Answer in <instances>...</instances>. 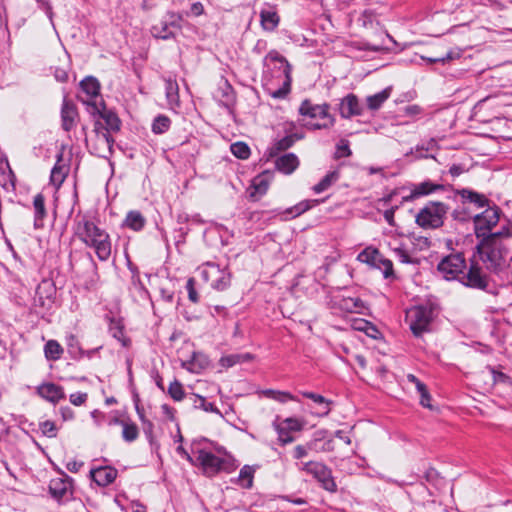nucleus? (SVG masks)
Wrapping results in <instances>:
<instances>
[{"mask_svg": "<svg viewBox=\"0 0 512 512\" xmlns=\"http://www.w3.org/2000/svg\"><path fill=\"white\" fill-rule=\"evenodd\" d=\"M510 238H512V225L507 224L499 231L484 237L481 242H477L476 249L479 257L490 272L498 273L502 270L508 254L504 241Z\"/></svg>", "mask_w": 512, "mask_h": 512, "instance_id": "nucleus-1", "label": "nucleus"}, {"mask_svg": "<svg viewBox=\"0 0 512 512\" xmlns=\"http://www.w3.org/2000/svg\"><path fill=\"white\" fill-rule=\"evenodd\" d=\"M75 233L87 246L92 247L100 261H106L111 255L109 234L85 216L76 219Z\"/></svg>", "mask_w": 512, "mask_h": 512, "instance_id": "nucleus-2", "label": "nucleus"}, {"mask_svg": "<svg viewBox=\"0 0 512 512\" xmlns=\"http://www.w3.org/2000/svg\"><path fill=\"white\" fill-rule=\"evenodd\" d=\"M263 79L279 78L283 79L280 88L270 91V95L276 99H282L287 96L291 85V66L288 61L276 50L270 51L263 61Z\"/></svg>", "mask_w": 512, "mask_h": 512, "instance_id": "nucleus-3", "label": "nucleus"}, {"mask_svg": "<svg viewBox=\"0 0 512 512\" xmlns=\"http://www.w3.org/2000/svg\"><path fill=\"white\" fill-rule=\"evenodd\" d=\"M449 207L439 201H430L419 210L415 222L424 229H437L444 224Z\"/></svg>", "mask_w": 512, "mask_h": 512, "instance_id": "nucleus-4", "label": "nucleus"}, {"mask_svg": "<svg viewBox=\"0 0 512 512\" xmlns=\"http://www.w3.org/2000/svg\"><path fill=\"white\" fill-rule=\"evenodd\" d=\"M299 113L302 116L309 117L317 122L307 123V127L313 130L328 129L335 123V118L329 113L328 104H313L310 100L302 101L299 107Z\"/></svg>", "mask_w": 512, "mask_h": 512, "instance_id": "nucleus-5", "label": "nucleus"}, {"mask_svg": "<svg viewBox=\"0 0 512 512\" xmlns=\"http://www.w3.org/2000/svg\"><path fill=\"white\" fill-rule=\"evenodd\" d=\"M459 282L471 289L496 294L490 276L477 262L472 261L470 263L468 270L466 272L464 271L459 277Z\"/></svg>", "mask_w": 512, "mask_h": 512, "instance_id": "nucleus-6", "label": "nucleus"}, {"mask_svg": "<svg viewBox=\"0 0 512 512\" xmlns=\"http://www.w3.org/2000/svg\"><path fill=\"white\" fill-rule=\"evenodd\" d=\"M177 355L182 367L196 374L204 371L210 363L205 354L194 350V345L190 341L184 342L177 350Z\"/></svg>", "mask_w": 512, "mask_h": 512, "instance_id": "nucleus-7", "label": "nucleus"}, {"mask_svg": "<svg viewBox=\"0 0 512 512\" xmlns=\"http://www.w3.org/2000/svg\"><path fill=\"white\" fill-rule=\"evenodd\" d=\"M501 210L498 206H488L483 212L473 216L474 234L478 242L492 233L500 220Z\"/></svg>", "mask_w": 512, "mask_h": 512, "instance_id": "nucleus-8", "label": "nucleus"}, {"mask_svg": "<svg viewBox=\"0 0 512 512\" xmlns=\"http://www.w3.org/2000/svg\"><path fill=\"white\" fill-rule=\"evenodd\" d=\"M204 282H209L213 289L223 291L230 286L231 275L227 269H221L216 263L207 262L198 268Z\"/></svg>", "mask_w": 512, "mask_h": 512, "instance_id": "nucleus-9", "label": "nucleus"}, {"mask_svg": "<svg viewBox=\"0 0 512 512\" xmlns=\"http://www.w3.org/2000/svg\"><path fill=\"white\" fill-rule=\"evenodd\" d=\"M87 112L92 117H98L104 121L101 128L104 133H109V135H111L112 133L120 131L122 125L120 118L114 111L107 109L103 99H100V103H89Z\"/></svg>", "mask_w": 512, "mask_h": 512, "instance_id": "nucleus-10", "label": "nucleus"}, {"mask_svg": "<svg viewBox=\"0 0 512 512\" xmlns=\"http://www.w3.org/2000/svg\"><path fill=\"white\" fill-rule=\"evenodd\" d=\"M433 319V309L429 306H415L407 310L406 321L409 323L412 333L420 337L429 330V325Z\"/></svg>", "mask_w": 512, "mask_h": 512, "instance_id": "nucleus-11", "label": "nucleus"}, {"mask_svg": "<svg viewBox=\"0 0 512 512\" xmlns=\"http://www.w3.org/2000/svg\"><path fill=\"white\" fill-rule=\"evenodd\" d=\"M299 469L312 475L326 491L331 493L337 491V484L332 476V471L325 464L317 461H309L301 463Z\"/></svg>", "mask_w": 512, "mask_h": 512, "instance_id": "nucleus-12", "label": "nucleus"}, {"mask_svg": "<svg viewBox=\"0 0 512 512\" xmlns=\"http://www.w3.org/2000/svg\"><path fill=\"white\" fill-rule=\"evenodd\" d=\"M183 17L181 14L168 12L163 20L151 28V33L155 38L169 39L174 36L176 30L181 29Z\"/></svg>", "mask_w": 512, "mask_h": 512, "instance_id": "nucleus-13", "label": "nucleus"}, {"mask_svg": "<svg viewBox=\"0 0 512 512\" xmlns=\"http://www.w3.org/2000/svg\"><path fill=\"white\" fill-rule=\"evenodd\" d=\"M466 267L465 258L461 254H451L439 262L437 269L445 279L459 280Z\"/></svg>", "mask_w": 512, "mask_h": 512, "instance_id": "nucleus-14", "label": "nucleus"}, {"mask_svg": "<svg viewBox=\"0 0 512 512\" xmlns=\"http://www.w3.org/2000/svg\"><path fill=\"white\" fill-rule=\"evenodd\" d=\"M225 463V459L216 456L210 451L205 449H199L197 451L195 464L199 465L203 473L208 477H212L224 469Z\"/></svg>", "mask_w": 512, "mask_h": 512, "instance_id": "nucleus-15", "label": "nucleus"}, {"mask_svg": "<svg viewBox=\"0 0 512 512\" xmlns=\"http://www.w3.org/2000/svg\"><path fill=\"white\" fill-rule=\"evenodd\" d=\"M102 122L98 119L94 123V132L96 133V143L93 146L92 153L98 157L109 158L113 154L114 138L109 133L101 130Z\"/></svg>", "mask_w": 512, "mask_h": 512, "instance_id": "nucleus-16", "label": "nucleus"}, {"mask_svg": "<svg viewBox=\"0 0 512 512\" xmlns=\"http://www.w3.org/2000/svg\"><path fill=\"white\" fill-rule=\"evenodd\" d=\"M80 88L85 97L79 96V100L89 108V103H100V83L93 76H87L80 82Z\"/></svg>", "mask_w": 512, "mask_h": 512, "instance_id": "nucleus-17", "label": "nucleus"}, {"mask_svg": "<svg viewBox=\"0 0 512 512\" xmlns=\"http://www.w3.org/2000/svg\"><path fill=\"white\" fill-rule=\"evenodd\" d=\"M278 433V440L282 445H286L294 441L291 432L300 431L302 424L295 418H287L275 426Z\"/></svg>", "mask_w": 512, "mask_h": 512, "instance_id": "nucleus-18", "label": "nucleus"}, {"mask_svg": "<svg viewBox=\"0 0 512 512\" xmlns=\"http://www.w3.org/2000/svg\"><path fill=\"white\" fill-rule=\"evenodd\" d=\"M339 113L341 117L345 119L362 115L363 107L360 104L358 97L353 93H349L342 98L339 104Z\"/></svg>", "mask_w": 512, "mask_h": 512, "instance_id": "nucleus-19", "label": "nucleus"}, {"mask_svg": "<svg viewBox=\"0 0 512 512\" xmlns=\"http://www.w3.org/2000/svg\"><path fill=\"white\" fill-rule=\"evenodd\" d=\"M78 117V111L73 102L64 97L61 107V125L63 130L66 132L71 131L75 124L76 118Z\"/></svg>", "mask_w": 512, "mask_h": 512, "instance_id": "nucleus-20", "label": "nucleus"}, {"mask_svg": "<svg viewBox=\"0 0 512 512\" xmlns=\"http://www.w3.org/2000/svg\"><path fill=\"white\" fill-rule=\"evenodd\" d=\"M117 473V470L113 467L101 466L91 469L90 476L98 486L106 487L116 479Z\"/></svg>", "mask_w": 512, "mask_h": 512, "instance_id": "nucleus-21", "label": "nucleus"}, {"mask_svg": "<svg viewBox=\"0 0 512 512\" xmlns=\"http://www.w3.org/2000/svg\"><path fill=\"white\" fill-rule=\"evenodd\" d=\"M443 185L433 183L431 180H426L418 184H414L410 195L403 198L404 201H412L422 196L432 194L436 191L443 190Z\"/></svg>", "mask_w": 512, "mask_h": 512, "instance_id": "nucleus-22", "label": "nucleus"}, {"mask_svg": "<svg viewBox=\"0 0 512 512\" xmlns=\"http://www.w3.org/2000/svg\"><path fill=\"white\" fill-rule=\"evenodd\" d=\"M456 194L461 197L463 204L471 203L475 205L476 208H488V206H490V200L486 197V195L478 193L474 190L463 188L457 190Z\"/></svg>", "mask_w": 512, "mask_h": 512, "instance_id": "nucleus-23", "label": "nucleus"}, {"mask_svg": "<svg viewBox=\"0 0 512 512\" xmlns=\"http://www.w3.org/2000/svg\"><path fill=\"white\" fill-rule=\"evenodd\" d=\"M49 492L57 501L67 498L68 494H71V482L69 478L52 479L49 483Z\"/></svg>", "mask_w": 512, "mask_h": 512, "instance_id": "nucleus-24", "label": "nucleus"}, {"mask_svg": "<svg viewBox=\"0 0 512 512\" xmlns=\"http://www.w3.org/2000/svg\"><path fill=\"white\" fill-rule=\"evenodd\" d=\"M109 333L115 339H117L123 347H129L131 340L124 334V323L121 318L107 316Z\"/></svg>", "mask_w": 512, "mask_h": 512, "instance_id": "nucleus-25", "label": "nucleus"}, {"mask_svg": "<svg viewBox=\"0 0 512 512\" xmlns=\"http://www.w3.org/2000/svg\"><path fill=\"white\" fill-rule=\"evenodd\" d=\"M280 17L275 7L264 8L260 11L261 27L268 32L274 31L279 25Z\"/></svg>", "mask_w": 512, "mask_h": 512, "instance_id": "nucleus-26", "label": "nucleus"}, {"mask_svg": "<svg viewBox=\"0 0 512 512\" xmlns=\"http://www.w3.org/2000/svg\"><path fill=\"white\" fill-rule=\"evenodd\" d=\"M36 393L39 397L52 404L65 398L62 386H37Z\"/></svg>", "mask_w": 512, "mask_h": 512, "instance_id": "nucleus-27", "label": "nucleus"}, {"mask_svg": "<svg viewBox=\"0 0 512 512\" xmlns=\"http://www.w3.org/2000/svg\"><path fill=\"white\" fill-rule=\"evenodd\" d=\"M275 165L280 172L291 174L299 166V159L294 153H286L276 159Z\"/></svg>", "mask_w": 512, "mask_h": 512, "instance_id": "nucleus-28", "label": "nucleus"}, {"mask_svg": "<svg viewBox=\"0 0 512 512\" xmlns=\"http://www.w3.org/2000/svg\"><path fill=\"white\" fill-rule=\"evenodd\" d=\"M382 258L383 255L380 253V251L373 247L365 248L357 256V260H359L362 263H366L367 265L375 269H377Z\"/></svg>", "mask_w": 512, "mask_h": 512, "instance_id": "nucleus-29", "label": "nucleus"}, {"mask_svg": "<svg viewBox=\"0 0 512 512\" xmlns=\"http://www.w3.org/2000/svg\"><path fill=\"white\" fill-rule=\"evenodd\" d=\"M45 199L42 194H37L33 200L34 207V228L39 229L44 226L43 220L46 216Z\"/></svg>", "mask_w": 512, "mask_h": 512, "instance_id": "nucleus-30", "label": "nucleus"}, {"mask_svg": "<svg viewBox=\"0 0 512 512\" xmlns=\"http://www.w3.org/2000/svg\"><path fill=\"white\" fill-rule=\"evenodd\" d=\"M123 225L133 231L139 232L145 227L146 219L141 212L132 210L127 213Z\"/></svg>", "mask_w": 512, "mask_h": 512, "instance_id": "nucleus-31", "label": "nucleus"}, {"mask_svg": "<svg viewBox=\"0 0 512 512\" xmlns=\"http://www.w3.org/2000/svg\"><path fill=\"white\" fill-rule=\"evenodd\" d=\"M391 92L392 88L386 87L382 91L374 95L368 96L366 98L367 107L373 111L378 110L383 105V103L390 97Z\"/></svg>", "mask_w": 512, "mask_h": 512, "instance_id": "nucleus-32", "label": "nucleus"}, {"mask_svg": "<svg viewBox=\"0 0 512 512\" xmlns=\"http://www.w3.org/2000/svg\"><path fill=\"white\" fill-rule=\"evenodd\" d=\"M254 473L255 470L251 466L245 465L241 468L239 476L235 480L231 479V481L244 489H251L253 486Z\"/></svg>", "mask_w": 512, "mask_h": 512, "instance_id": "nucleus-33", "label": "nucleus"}, {"mask_svg": "<svg viewBox=\"0 0 512 512\" xmlns=\"http://www.w3.org/2000/svg\"><path fill=\"white\" fill-rule=\"evenodd\" d=\"M252 358L253 356L250 353L229 354L221 357L219 360V364L224 368H230L235 366L236 364L250 361Z\"/></svg>", "mask_w": 512, "mask_h": 512, "instance_id": "nucleus-34", "label": "nucleus"}, {"mask_svg": "<svg viewBox=\"0 0 512 512\" xmlns=\"http://www.w3.org/2000/svg\"><path fill=\"white\" fill-rule=\"evenodd\" d=\"M122 438L126 442H134L139 436L138 426L127 418L126 421L121 422Z\"/></svg>", "mask_w": 512, "mask_h": 512, "instance_id": "nucleus-35", "label": "nucleus"}, {"mask_svg": "<svg viewBox=\"0 0 512 512\" xmlns=\"http://www.w3.org/2000/svg\"><path fill=\"white\" fill-rule=\"evenodd\" d=\"M44 354L48 360H58L63 354V348L56 340H49L44 346Z\"/></svg>", "mask_w": 512, "mask_h": 512, "instance_id": "nucleus-36", "label": "nucleus"}, {"mask_svg": "<svg viewBox=\"0 0 512 512\" xmlns=\"http://www.w3.org/2000/svg\"><path fill=\"white\" fill-rule=\"evenodd\" d=\"M339 179V172L334 170L327 173L323 179L313 186V191L317 194L324 192L327 190L333 183H335Z\"/></svg>", "mask_w": 512, "mask_h": 512, "instance_id": "nucleus-37", "label": "nucleus"}, {"mask_svg": "<svg viewBox=\"0 0 512 512\" xmlns=\"http://www.w3.org/2000/svg\"><path fill=\"white\" fill-rule=\"evenodd\" d=\"M304 396L312 399L314 401V403L317 404V406H323V409L316 412L317 415L326 416L329 414V412L331 410L330 406L332 404V401H330V400L326 399L325 397H323L322 395L316 394V393H304Z\"/></svg>", "mask_w": 512, "mask_h": 512, "instance_id": "nucleus-38", "label": "nucleus"}, {"mask_svg": "<svg viewBox=\"0 0 512 512\" xmlns=\"http://www.w3.org/2000/svg\"><path fill=\"white\" fill-rule=\"evenodd\" d=\"M461 55H462L461 50H451L443 56H438V57L421 56V59L426 61L428 64L441 63L444 65L452 60L459 59L461 57Z\"/></svg>", "mask_w": 512, "mask_h": 512, "instance_id": "nucleus-39", "label": "nucleus"}, {"mask_svg": "<svg viewBox=\"0 0 512 512\" xmlns=\"http://www.w3.org/2000/svg\"><path fill=\"white\" fill-rule=\"evenodd\" d=\"M171 120L168 116L160 114L152 122L151 129L154 134H164L170 129Z\"/></svg>", "mask_w": 512, "mask_h": 512, "instance_id": "nucleus-40", "label": "nucleus"}, {"mask_svg": "<svg viewBox=\"0 0 512 512\" xmlns=\"http://www.w3.org/2000/svg\"><path fill=\"white\" fill-rule=\"evenodd\" d=\"M303 138L302 134L294 133L290 135H286L285 137L281 138L280 140L276 141L273 150L275 151H285L289 149L297 140H300Z\"/></svg>", "mask_w": 512, "mask_h": 512, "instance_id": "nucleus-41", "label": "nucleus"}, {"mask_svg": "<svg viewBox=\"0 0 512 512\" xmlns=\"http://www.w3.org/2000/svg\"><path fill=\"white\" fill-rule=\"evenodd\" d=\"M68 169L65 165H60L58 162L55 164L51 171L50 181L51 183L59 187L65 180Z\"/></svg>", "mask_w": 512, "mask_h": 512, "instance_id": "nucleus-42", "label": "nucleus"}, {"mask_svg": "<svg viewBox=\"0 0 512 512\" xmlns=\"http://www.w3.org/2000/svg\"><path fill=\"white\" fill-rule=\"evenodd\" d=\"M178 84L175 80L168 79L165 82V94L169 104H177L179 101Z\"/></svg>", "mask_w": 512, "mask_h": 512, "instance_id": "nucleus-43", "label": "nucleus"}, {"mask_svg": "<svg viewBox=\"0 0 512 512\" xmlns=\"http://www.w3.org/2000/svg\"><path fill=\"white\" fill-rule=\"evenodd\" d=\"M317 203H318L317 200L301 201L300 203L296 204L295 206L287 209L286 213L288 215H291L292 218H294V217L300 216L304 212L308 211L311 207H313Z\"/></svg>", "mask_w": 512, "mask_h": 512, "instance_id": "nucleus-44", "label": "nucleus"}, {"mask_svg": "<svg viewBox=\"0 0 512 512\" xmlns=\"http://www.w3.org/2000/svg\"><path fill=\"white\" fill-rule=\"evenodd\" d=\"M415 387H416V392L420 397V404L423 407L428 408L432 411L438 410V407H436L432 404V398H431L429 391L427 390V386H415Z\"/></svg>", "mask_w": 512, "mask_h": 512, "instance_id": "nucleus-45", "label": "nucleus"}, {"mask_svg": "<svg viewBox=\"0 0 512 512\" xmlns=\"http://www.w3.org/2000/svg\"><path fill=\"white\" fill-rule=\"evenodd\" d=\"M230 150L235 157L242 160L248 159L251 153L249 146L241 141L233 143Z\"/></svg>", "mask_w": 512, "mask_h": 512, "instance_id": "nucleus-46", "label": "nucleus"}, {"mask_svg": "<svg viewBox=\"0 0 512 512\" xmlns=\"http://www.w3.org/2000/svg\"><path fill=\"white\" fill-rule=\"evenodd\" d=\"M195 400L194 404L195 407L201 408L206 412H213L220 414L219 410L216 408L214 403L207 401V399L201 395H194Z\"/></svg>", "mask_w": 512, "mask_h": 512, "instance_id": "nucleus-47", "label": "nucleus"}, {"mask_svg": "<svg viewBox=\"0 0 512 512\" xmlns=\"http://www.w3.org/2000/svg\"><path fill=\"white\" fill-rule=\"evenodd\" d=\"M352 152L347 139H341L336 145V151L334 157L336 159L349 157Z\"/></svg>", "mask_w": 512, "mask_h": 512, "instance_id": "nucleus-48", "label": "nucleus"}, {"mask_svg": "<svg viewBox=\"0 0 512 512\" xmlns=\"http://www.w3.org/2000/svg\"><path fill=\"white\" fill-rule=\"evenodd\" d=\"M377 269L382 271L385 279L394 278L393 263L391 260L385 258L384 256L381 259Z\"/></svg>", "mask_w": 512, "mask_h": 512, "instance_id": "nucleus-49", "label": "nucleus"}, {"mask_svg": "<svg viewBox=\"0 0 512 512\" xmlns=\"http://www.w3.org/2000/svg\"><path fill=\"white\" fill-rule=\"evenodd\" d=\"M39 428L44 436H47L49 438L57 436V427L53 421H43L39 424Z\"/></svg>", "mask_w": 512, "mask_h": 512, "instance_id": "nucleus-50", "label": "nucleus"}, {"mask_svg": "<svg viewBox=\"0 0 512 512\" xmlns=\"http://www.w3.org/2000/svg\"><path fill=\"white\" fill-rule=\"evenodd\" d=\"M358 21L364 27H373L374 22L378 23L376 20V15L372 10H364Z\"/></svg>", "mask_w": 512, "mask_h": 512, "instance_id": "nucleus-51", "label": "nucleus"}, {"mask_svg": "<svg viewBox=\"0 0 512 512\" xmlns=\"http://www.w3.org/2000/svg\"><path fill=\"white\" fill-rule=\"evenodd\" d=\"M451 216L454 220L459 222H467L470 219L472 220L473 216L470 214L469 210L465 207H459L456 208L452 213Z\"/></svg>", "mask_w": 512, "mask_h": 512, "instance_id": "nucleus-52", "label": "nucleus"}, {"mask_svg": "<svg viewBox=\"0 0 512 512\" xmlns=\"http://www.w3.org/2000/svg\"><path fill=\"white\" fill-rule=\"evenodd\" d=\"M267 397H271L279 402L285 403L291 399H293L292 395L286 392L275 391V390H267L264 392Z\"/></svg>", "mask_w": 512, "mask_h": 512, "instance_id": "nucleus-53", "label": "nucleus"}, {"mask_svg": "<svg viewBox=\"0 0 512 512\" xmlns=\"http://www.w3.org/2000/svg\"><path fill=\"white\" fill-rule=\"evenodd\" d=\"M186 289H187V292H188L189 300L192 301L193 303H198L199 302V295H198V293L196 291V288H195V279L194 278H189L187 280Z\"/></svg>", "mask_w": 512, "mask_h": 512, "instance_id": "nucleus-54", "label": "nucleus"}, {"mask_svg": "<svg viewBox=\"0 0 512 512\" xmlns=\"http://www.w3.org/2000/svg\"><path fill=\"white\" fill-rule=\"evenodd\" d=\"M394 254H395L396 258L398 259V261H400L401 263H405V264L414 263L411 256L409 255V253L403 248H395Z\"/></svg>", "mask_w": 512, "mask_h": 512, "instance_id": "nucleus-55", "label": "nucleus"}, {"mask_svg": "<svg viewBox=\"0 0 512 512\" xmlns=\"http://www.w3.org/2000/svg\"><path fill=\"white\" fill-rule=\"evenodd\" d=\"M168 393L175 401H181L185 396L183 386H168Z\"/></svg>", "mask_w": 512, "mask_h": 512, "instance_id": "nucleus-56", "label": "nucleus"}, {"mask_svg": "<svg viewBox=\"0 0 512 512\" xmlns=\"http://www.w3.org/2000/svg\"><path fill=\"white\" fill-rule=\"evenodd\" d=\"M86 399V393L77 392L70 395V402L76 406L82 405L86 401Z\"/></svg>", "mask_w": 512, "mask_h": 512, "instance_id": "nucleus-57", "label": "nucleus"}, {"mask_svg": "<svg viewBox=\"0 0 512 512\" xmlns=\"http://www.w3.org/2000/svg\"><path fill=\"white\" fill-rule=\"evenodd\" d=\"M397 209H398V206H393L390 209H387L386 211H384V214H383L384 219L390 226L395 225L394 215H395V212L397 211Z\"/></svg>", "mask_w": 512, "mask_h": 512, "instance_id": "nucleus-58", "label": "nucleus"}, {"mask_svg": "<svg viewBox=\"0 0 512 512\" xmlns=\"http://www.w3.org/2000/svg\"><path fill=\"white\" fill-rule=\"evenodd\" d=\"M308 455V448L306 446H303V445H297L295 448H294V458L295 459H301V458H304Z\"/></svg>", "mask_w": 512, "mask_h": 512, "instance_id": "nucleus-59", "label": "nucleus"}, {"mask_svg": "<svg viewBox=\"0 0 512 512\" xmlns=\"http://www.w3.org/2000/svg\"><path fill=\"white\" fill-rule=\"evenodd\" d=\"M83 465H84L83 462L71 460V461L67 462L66 468H67V470H69L72 473H77Z\"/></svg>", "mask_w": 512, "mask_h": 512, "instance_id": "nucleus-60", "label": "nucleus"}, {"mask_svg": "<svg viewBox=\"0 0 512 512\" xmlns=\"http://www.w3.org/2000/svg\"><path fill=\"white\" fill-rule=\"evenodd\" d=\"M492 373L495 383L505 384L509 379V377L502 372H496L495 370H492Z\"/></svg>", "mask_w": 512, "mask_h": 512, "instance_id": "nucleus-61", "label": "nucleus"}, {"mask_svg": "<svg viewBox=\"0 0 512 512\" xmlns=\"http://www.w3.org/2000/svg\"><path fill=\"white\" fill-rule=\"evenodd\" d=\"M203 11V5L200 2H196L191 5L189 14L199 16L203 13Z\"/></svg>", "mask_w": 512, "mask_h": 512, "instance_id": "nucleus-62", "label": "nucleus"}, {"mask_svg": "<svg viewBox=\"0 0 512 512\" xmlns=\"http://www.w3.org/2000/svg\"><path fill=\"white\" fill-rule=\"evenodd\" d=\"M160 294H161V298L165 301V302H168V303H171L173 301V292L165 289V288H161L160 289Z\"/></svg>", "mask_w": 512, "mask_h": 512, "instance_id": "nucleus-63", "label": "nucleus"}, {"mask_svg": "<svg viewBox=\"0 0 512 512\" xmlns=\"http://www.w3.org/2000/svg\"><path fill=\"white\" fill-rule=\"evenodd\" d=\"M60 413L65 421L72 419L74 416L73 411L69 407H61Z\"/></svg>", "mask_w": 512, "mask_h": 512, "instance_id": "nucleus-64", "label": "nucleus"}]
</instances>
